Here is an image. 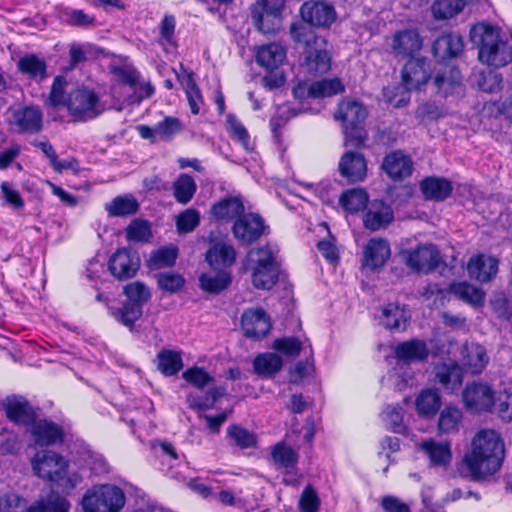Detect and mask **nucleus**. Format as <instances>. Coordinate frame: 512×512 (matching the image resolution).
<instances>
[{"instance_id":"nucleus-1","label":"nucleus","mask_w":512,"mask_h":512,"mask_svg":"<svg viewBox=\"0 0 512 512\" xmlns=\"http://www.w3.org/2000/svg\"><path fill=\"white\" fill-rule=\"evenodd\" d=\"M505 457V442L501 434L494 429H481L472 438L471 448L462 462L471 479L480 481L498 473Z\"/></svg>"},{"instance_id":"nucleus-2","label":"nucleus","mask_w":512,"mask_h":512,"mask_svg":"<svg viewBox=\"0 0 512 512\" xmlns=\"http://www.w3.org/2000/svg\"><path fill=\"white\" fill-rule=\"evenodd\" d=\"M471 41L478 47L479 60L489 66L502 67L512 61V45L499 28L487 23L475 25L470 31Z\"/></svg>"},{"instance_id":"nucleus-3","label":"nucleus","mask_w":512,"mask_h":512,"mask_svg":"<svg viewBox=\"0 0 512 512\" xmlns=\"http://www.w3.org/2000/svg\"><path fill=\"white\" fill-rule=\"evenodd\" d=\"M290 35L295 42L305 45L303 66L310 74L322 75L330 70L331 56L325 38L317 36L306 24H292Z\"/></svg>"},{"instance_id":"nucleus-4","label":"nucleus","mask_w":512,"mask_h":512,"mask_svg":"<svg viewBox=\"0 0 512 512\" xmlns=\"http://www.w3.org/2000/svg\"><path fill=\"white\" fill-rule=\"evenodd\" d=\"M368 116L366 107L359 101L343 99L334 113V118L342 123L345 147L358 148L367 140L364 122Z\"/></svg>"},{"instance_id":"nucleus-5","label":"nucleus","mask_w":512,"mask_h":512,"mask_svg":"<svg viewBox=\"0 0 512 512\" xmlns=\"http://www.w3.org/2000/svg\"><path fill=\"white\" fill-rule=\"evenodd\" d=\"M124 491L113 484H97L83 495L81 505L84 512H119L125 505Z\"/></svg>"},{"instance_id":"nucleus-6","label":"nucleus","mask_w":512,"mask_h":512,"mask_svg":"<svg viewBox=\"0 0 512 512\" xmlns=\"http://www.w3.org/2000/svg\"><path fill=\"white\" fill-rule=\"evenodd\" d=\"M279 252L276 243L258 247V289L270 290L284 276Z\"/></svg>"},{"instance_id":"nucleus-7","label":"nucleus","mask_w":512,"mask_h":512,"mask_svg":"<svg viewBox=\"0 0 512 512\" xmlns=\"http://www.w3.org/2000/svg\"><path fill=\"white\" fill-rule=\"evenodd\" d=\"M66 107L75 122H86L98 117L104 111L98 95L90 89L78 88L71 91Z\"/></svg>"},{"instance_id":"nucleus-8","label":"nucleus","mask_w":512,"mask_h":512,"mask_svg":"<svg viewBox=\"0 0 512 512\" xmlns=\"http://www.w3.org/2000/svg\"><path fill=\"white\" fill-rule=\"evenodd\" d=\"M31 466L37 477L50 482H59L67 474L68 462L57 452L41 450L31 459Z\"/></svg>"},{"instance_id":"nucleus-9","label":"nucleus","mask_w":512,"mask_h":512,"mask_svg":"<svg viewBox=\"0 0 512 512\" xmlns=\"http://www.w3.org/2000/svg\"><path fill=\"white\" fill-rule=\"evenodd\" d=\"M462 401L470 413H492L496 404V392L488 383L473 381L463 389Z\"/></svg>"},{"instance_id":"nucleus-10","label":"nucleus","mask_w":512,"mask_h":512,"mask_svg":"<svg viewBox=\"0 0 512 512\" xmlns=\"http://www.w3.org/2000/svg\"><path fill=\"white\" fill-rule=\"evenodd\" d=\"M406 265L414 271L429 273L440 263V254L432 244L418 246L401 253Z\"/></svg>"},{"instance_id":"nucleus-11","label":"nucleus","mask_w":512,"mask_h":512,"mask_svg":"<svg viewBox=\"0 0 512 512\" xmlns=\"http://www.w3.org/2000/svg\"><path fill=\"white\" fill-rule=\"evenodd\" d=\"M261 11H258V30L264 34H275L282 26V12L285 0H261L258 2Z\"/></svg>"},{"instance_id":"nucleus-12","label":"nucleus","mask_w":512,"mask_h":512,"mask_svg":"<svg viewBox=\"0 0 512 512\" xmlns=\"http://www.w3.org/2000/svg\"><path fill=\"white\" fill-rule=\"evenodd\" d=\"M140 267L138 254L127 248L118 249L109 259L108 269L111 274L119 279L132 278Z\"/></svg>"},{"instance_id":"nucleus-13","label":"nucleus","mask_w":512,"mask_h":512,"mask_svg":"<svg viewBox=\"0 0 512 512\" xmlns=\"http://www.w3.org/2000/svg\"><path fill=\"white\" fill-rule=\"evenodd\" d=\"M367 170L365 156L356 151H346L338 163V171L348 183L362 182L367 176Z\"/></svg>"},{"instance_id":"nucleus-14","label":"nucleus","mask_w":512,"mask_h":512,"mask_svg":"<svg viewBox=\"0 0 512 512\" xmlns=\"http://www.w3.org/2000/svg\"><path fill=\"white\" fill-rule=\"evenodd\" d=\"M300 15L306 24L316 27H329L336 20L334 7L324 2H305Z\"/></svg>"},{"instance_id":"nucleus-15","label":"nucleus","mask_w":512,"mask_h":512,"mask_svg":"<svg viewBox=\"0 0 512 512\" xmlns=\"http://www.w3.org/2000/svg\"><path fill=\"white\" fill-rule=\"evenodd\" d=\"M11 123L19 133L36 134L43 128V114L36 106H25L13 110Z\"/></svg>"},{"instance_id":"nucleus-16","label":"nucleus","mask_w":512,"mask_h":512,"mask_svg":"<svg viewBox=\"0 0 512 512\" xmlns=\"http://www.w3.org/2000/svg\"><path fill=\"white\" fill-rule=\"evenodd\" d=\"M381 168L390 179L398 181L412 174L413 160L403 151L396 150L384 157Z\"/></svg>"},{"instance_id":"nucleus-17","label":"nucleus","mask_w":512,"mask_h":512,"mask_svg":"<svg viewBox=\"0 0 512 512\" xmlns=\"http://www.w3.org/2000/svg\"><path fill=\"white\" fill-rule=\"evenodd\" d=\"M28 426L36 445L51 446L63 441V431L54 422L46 419L36 420L34 418L33 422Z\"/></svg>"},{"instance_id":"nucleus-18","label":"nucleus","mask_w":512,"mask_h":512,"mask_svg":"<svg viewBox=\"0 0 512 512\" xmlns=\"http://www.w3.org/2000/svg\"><path fill=\"white\" fill-rule=\"evenodd\" d=\"M429 78V65L424 59L411 58L402 69V82L407 90L419 89Z\"/></svg>"},{"instance_id":"nucleus-19","label":"nucleus","mask_w":512,"mask_h":512,"mask_svg":"<svg viewBox=\"0 0 512 512\" xmlns=\"http://www.w3.org/2000/svg\"><path fill=\"white\" fill-rule=\"evenodd\" d=\"M390 255V245L386 239L372 238L364 248L363 266L377 270L385 265Z\"/></svg>"},{"instance_id":"nucleus-20","label":"nucleus","mask_w":512,"mask_h":512,"mask_svg":"<svg viewBox=\"0 0 512 512\" xmlns=\"http://www.w3.org/2000/svg\"><path fill=\"white\" fill-rule=\"evenodd\" d=\"M397 365L420 362L427 359L429 350L423 340L412 339L398 344L394 349Z\"/></svg>"},{"instance_id":"nucleus-21","label":"nucleus","mask_w":512,"mask_h":512,"mask_svg":"<svg viewBox=\"0 0 512 512\" xmlns=\"http://www.w3.org/2000/svg\"><path fill=\"white\" fill-rule=\"evenodd\" d=\"M433 85L443 96L458 92L462 87V75L457 67L445 65L433 77Z\"/></svg>"},{"instance_id":"nucleus-22","label":"nucleus","mask_w":512,"mask_h":512,"mask_svg":"<svg viewBox=\"0 0 512 512\" xmlns=\"http://www.w3.org/2000/svg\"><path fill=\"white\" fill-rule=\"evenodd\" d=\"M467 270L471 278L485 283L490 281L498 272V260L483 254L470 258Z\"/></svg>"},{"instance_id":"nucleus-23","label":"nucleus","mask_w":512,"mask_h":512,"mask_svg":"<svg viewBox=\"0 0 512 512\" xmlns=\"http://www.w3.org/2000/svg\"><path fill=\"white\" fill-rule=\"evenodd\" d=\"M463 48L464 43L461 36L444 34L433 42L432 53L438 61H445L459 56Z\"/></svg>"},{"instance_id":"nucleus-24","label":"nucleus","mask_w":512,"mask_h":512,"mask_svg":"<svg viewBox=\"0 0 512 512\" xmlns=\"http://www.w3.org/2000/svg\"><path fill=\"white\" fill-rule=\"evenodd\" d=\"M393 220V211L391 207L383 201H372L364 217V225L367 229L377 231L385 228Z\"/></svg>"},{"instance_id":"nucleus-25","label":"nucleus","mask_w":512,"mask_h":512,"mask_svg":"<svg viewBox=\"0 0 512 512\" xmlns=\"http://www.w3.org/2000/svg\"><path fill=\"white\" fill-rule=\"evenodd\" d=\"M435 378L444 391L453 393L463 382L462 368L456 362L442 363L435 367Z\"/></svg>"},{"instance_id":"nucleus-26","label":"nucleus","mask_w":512,"mask_h":512,"mask_svg":"<svg viewBox=\"0 0 512 512\" xmlns=\"http://www.w3.org/2000/svg\"><path fill=\"white\" fill-rule=\"evenodd\" d=\"M420 449L428 457L432 466L447 467L452 460L450 442H438L434 439H428L420 444Z\"/></svg>"},{"instance_id":"nucleus-27","label":"nucleus","mask_w":512,"mask_h":512,"mask_svg":"<svg viewBox=\"0 0 512 512\" xmlns=\"http://www.w3.org/2000/svg\"><path fill=\"white\" fill-rule=\"evenodd\" d=\"M5 410L7 417L17 424L28 426L36 418L34 410L22 397H8L5 401Z\"/></svg>"},{"instance_id":"nucleus-28","label":"nucleus","mask_w":512,"mask_h":512,"mask_svg":"<svg viewBox=\"0 0 512 512\" xmlns=\"http://www.w3.org/2000/svg\"><path fill=\"white\" fill-rule=\"evenodd\" d=\"M420 189L425 199L443 201L452 193V184L441 177H426L420 183Z\"/></svg>"},{"instance_id":"nucleus-29","label":"nucleus","mask_w":512,"mask_h":512,"mask_svg":"<svg viewBox=\"0 0 512 512\" xmlns=\"http://www.w3.org/2000/svg\"><path fill=\"white\" fill-rule=\"evenodd\" d=\"M179 82L185 90L191 113L197 115L200 112L204 100L197 86L192 72L187 71L181 65V73L177 75Z\"/></svg>"},{"instance_id":"nucleus-30","label":"nucleus","mask_w":512,"mask_h":512,"mask_svg":"<svg viewBox=\"0 0 512 512\" xmlns=\"http://www.w3.org/2000/svg\"><path fill=\"white\" fill-rule=\"evenodd\" d=\"M422 47V38L414 29H407L395 34L393 50L400 55L410 56Z\"/></svg>"},{"instance_id":"nucleus-31","label":"nucleus","mask_w":512,"mask_h":512,"mask_svg":"<svg viewBox=\"0 0 512 512\" xmlns=\"http://www.w3.org/2000/svg\"><path fill=\"white\" fill-rule=\"evenodd\" d=\"M244 204L239 197H226L215 203L211 215L221 221H231L244 212Z\"/></svg>"},{"instance_id":"nucleus-32","label":"nucleus","mask_w":512,"mask_h":512,"mask_svg":"<svg viewBox=\"0 0 512 512\" xmlns=\"http://www.w3.org/2000/svg\"><path fill=\"white\" fill-rule=\"evenodd\" d=\"M286 59V49L280 43L272 42L258 48V64L266 69L278 68Z\"/></svg>"},{"instance_id":"nucleus-33","label":"nucleus","mask_w":512,"mask_h":512,"mask_svg":"<svg viewBox=\"0 0 512 512\" xmlns=\"http://www.w3.org/2000/svg\"><path fill=\"white\" fill-rule=\"evenodd\" d=\"M206 261L215 270L229 267L235 261V250L231 245L216 243L207 251Z\"/></svg>"},{"instance_id":"nucleus-34","label":"nucleus","mask_w":512,"mask_h":512,"mask_svg":"<svg viewBox=\"0 0 512 512\" xmlns=\"http://www.w3.org/2000/svg\"><path fill=\"white\" fill-rule=\"evenodd\" d=\"M17 68L22 74L36 81L48 77L46 62L35 54L21 57L17 62Z\"/></svg>"},{"instance_id":"nucleus-35","label":"nucleus","mask_w":512,"mask_h":512,"mask_svg":"<svg viewBox=\"0 0 512 512\" xmlns=\"http://www.w3.org/2000/svg\"><path fill=\"white\" fill-rule=\"evenodd\" d=\"M271 455L279 470L293 469L298 464V451L284 441L278 442L273 446Z\"/></svg>"},{"instance_id":"nucleus-36","label":"nucleus","mask_w":512,"mask_h":512,"mask_svg":"<svg viewBox=\"0 0 512 512\" xmlns=\"http://www.w3.org/2000/svg\"><path fill=\"white\" fill-rule=\"evenodd\" d=\"M105 209L111 217H127L137 213L139 204L132 195L117 196Z\"/></svg>"},{"instance_id":"nucleus-37","label":"nucleus","mask_w":512,"mask_h":512,"mask_svg":"<svg viewBox=\"0 0 512 512\" xmlns=\"http://www.w3.org/2000/svg\"><path fill=\"white\" fill-rule=\"evenodd\" d=\"M233 233L241 243H253L256 240V215L249 213L240 216L233 225Z\"/></svg>"},{"instance_id":"nucleus-38","label":"nucleus","mask_w":512,"mask_h":512,"mask_svg":"<svg viewBox=\"0 0 512 512\" xmlns=\"http://www.w3.org/2000/svg\"><path fill=\"white\" fill-rule=\"evenodd\" d=\"M450 290L458 299L472 306L478 307L484 303V292L467 282L453 283Z\"/></svg>"},{"instance_id":"nucleus-39","label":"nucleus","mask_w":512,"mask_h":512,"mask_svg":"<svg viewBox=\"0 0 512 512\" xmlns=\"http://www.w3.org/2000/svg\"><path fill=\"white\" fill-rule=\"evenodd\" d=\"M380 321L389 330H404L407 325L405 311L395 303H389L383 308Z\"/></svg>"},{"instance_id":"nucleus-40","label":"nucleus","mask_w":512,"mask_h":512,"mask_svg":"<svg viewBox=\"0 0 512 512\" xmlns=\"http://www.w3.org/2000/svg\"><path fill=\"white\" fill-rule=\"evenodd\" d=\"M183 367L181 353L163 349L157 354V368L165 376L177 374Z\"/></svg>"},{"instance_id":"nucleus-41","label":"nucleus","mask_w":512,"mask_h":512,"mask_svg":"<svg viewBox=\"0 0 512 512\" xmlns=\"http://www.w3.org/2000/svg\"><path fill=\"white\" fill-rule=\"evenodd\" d=\"M197 185L194 179L188 174H180L176 181L173 183V196L180 204L189 203L195 192Z\"/></svg>"},{"instance_id":"nucleus-42","label":"nucleus","mask_w":512,"mask_h":512,"mask_svg":"<svg viewBox=\"0 0 512 512\" xmlns=\"http://www.w3.org/2000/svg\"><path fill=\"white\" fill-rule=\"evenodd\" d=\"M441 405L440 396L435 390H423L416 399V409L419 415L432 417Z\"/></svg>"},{"instance_id":"nucleus-43","label":"nucleus","mask_w":512,"mask_h":512,"mask_svg":"<svg viewBox=\"0 0 512 512\" xmlns=\"http://www.w3.org/2000/svg\"><path fill=\"white\" fill-rule=\"evenodd\" d=\"M463 414L456 406L445 407L439 416L438 428L441 433L450 434L457 432L462 422Z\"/></svg>"},{"instance_id":"nucleus-44","label":"nucleus","mask_w":512,"mask_h":512,"mask_svg":"<svg viewBox=\"0 0 512 512\" xmlns=\"http://www.w3.org/2000/svg\"><path fill=\"white\" fill-rule=\"evenodd\" d=\"M178 257V249L176 246H164L150 254L148 265L151 269H161L172 267Z\"/></svg>"},{"instance_id":"nucleus-45","label":"nucleus","mask_w":512,"mask_h":512,"mask_svg":"<svg viewBox=\"0 0 512 512\" xmlns=\"http://www.w3.org/2000/svg\"><path fill=\"white\" fill-rule=\"evenodd\" d=\"M488 363V356L485 349L477 344H472L466 348L464 355V365L468 367L472 374H479Z\"/></svg>"},{"instance_id":"nucleus-46","label":"nucleus","mask_w":512,"mask_h":512,"mask_svg":"<svg viewBox=\"0 0 512 512\" xmlns=\"http://www.w3.org/2000/svg\"><path fill=\"white\" fill-rule=\"evenodd\" d=\"M340 204L345 210L356 213L367 206L368 194L361 188L350 189L341 195Z\"/></svg>"},{"instance_id":"nucleus-47","label":"nucleus","mask_w":512,"mask_h":512,"mask_svg":"<svg viewBox=\"0 0 512 512\" xmlns=\"http://www.w3.org/2000/svg\"><path fill=\"white\" fill-rule=\"evenodd\" d=\"M215 275L202 274L199 278L200 286L210 293H219L231 283L230 274L222 269Z\"/></svg>"},{"instance_id":"nucleus-48","label":"nucleus","mask_w":512,"mask_h":512,"mask_svg":"<svg viewBox=\"0 0 512 512\" xmlns=\"http://www.w3.org/2000/svg\"><path fill=\"white\" fill-rule=\"evenodd\" d=\"M69 502L62 496L50 494L29 507L27 512H68Z\"/></svg>"},{"instance_id":"nucleus-49","label":"nucleus","mask_w":512,"mask_h":512,"mask_svg":"<svg viewBox=\"0 0 512 512\" xmlns=\"http://www.w3.org/2000/svg\"><path fill=\"white\" fill-rule=\"evenodd\" d=\"M465 6V0H436L432 4L435 19L445 20L457 15Z\"/></svg>"},{"instance_id":"nucleus-50","label":"nucleus","mask_w":512,"mask_h":512,"mask_svg":"<svg viewBox=\"0 0 512 512\" xmlns=\"http://www.w3.org/2000/svg\"><path fill=\"white\" fill-rule=\"evenodd\" d=\"M381 418L388 429L395 433L404 432L403 409L400 405H388L382 412Z\"/></svg>"},{"instance_id":"nucleus-51","label":"nucleus","mask_w":512,"mask_h":512,"mask_svg":"<svg viewBox=\"0 0 512 512\" xmlns=\"http://www.w3.org/2000/svg\"><path fill=\"white\" fill-rule=\"evenodd\" d=\"M124 294L128 298V302L137 304L141 307L151 298L150 289L140 281H134L124 286Z\"/></svg>"},{"instance_id":"nucleus-52","label":"nucleus","mask_w":512,"mask_h":512,"mask_svg":"<svg viewBox=\"0 0 512 512\" xmlns=\"http://www.w3.org/2000/svg\"><path fill=\"white\" fill-rule=\"evenodd\" d=\"M127 240L130 242H148L152 236L148 221L134 219L126 228Z\"/></svg>"},{"instance_id":"nucleus-53","label":"nucleus","mask_w":512,"mask_h":512,"mask_svg":"<svg viewBox=\"0 0 512 512\" xmlns=\"http://www.w3.org/2000/svg\"><path fill=\"white\" fill-rule=\"evenodd\" d=\"M283 366L282 359L275 353L258 354V375L272 376Z\"/></svg>"},{"instance_id":"nucleus-54","label":"nucleus","mask_w":512,"mask_h":512,"mask_svg":"<svg viewBox=\"0 0 512 512\" xmlns=\"http://www.w3.org/2000/svg\"><path fill=\"white\" fill-rule=\"evenodd\" d=\"M200 223V213L194 208L185 209L176 217V227L180 234L194 231Z\"/></svg>"},{"instance_id":"nucleus-55","label":"nucleus","mask_w":512,"mask_h":512,"mask_svg":"<svg viewBox=\"0 0 512 512\" xmlns=\"http://www.w3.org/2000/svg\"><path fill=\"white\" fill-rule=\"evenodd\" d=\"M114 316L121 324L127 327H132L133 324L142 316V307L137 304L127 302L114 313Z\"/></svg>"},{"instance_id":"nucleus-56","label":"nucleus","mask_w":512,"mask_h":512,"mask_svg":"<svg viewBox=\"0 0 512 512\" xmlns=\"http://www.w3.org/2000/svg\"><path fill=\"white\" fill-rule=\"evenodd\" d=\"M227 435L241 449L250 448L256 444L254 434L238 425H230L227 429Z\"/></svg>"},{"instance_id":"nucleus-57","label":"nucleus","mask_w":512,"mask_h":512,"mask_svg":"<svg viewBox=\"0 0 512 512\" xmlns=\"http://www.w3.org/2000/svg\"><path fill=\"white\" fill-rule=\"evenodd\" d=\"M158 286L169 293H176L182 289L185 279L175 272H164L157 275Z\"/></svg>"},{"instance_id":"nucleus-58","label":"nucleus","mask_w":512,"mask_h":512,"mask_svg":"<svg viewBox=\"0 0 512 512\" xmlns=\"http://www.w3.org/2000/svg\"><path fill=\"white\" fill-rule=\"evenodd\" d=\"M315 97H331L344 91V85L337 79H324L314 82Z\"/></svg>"},{"instance_id":"nucleus-59","label":"nucleus","mask_w":512,"mask_h":512,"mask_svg":"<svg viewBox=\"0 0 512 512\" xmlns=\"http://www.w3.org/2000/svg\"><path fill=\"white\" fill-rule=\"evenodd\" d=\"M493 412L497 413L499 418L504 422L512 421V391H505L496 396V404L493 407Z\"/></svg>"},{"instance_id":"nucleus-60","label":"nucleus","mask_w":512,"mask_h":512,"mask_svg":"<svg viewBox=\"0 0 512 512\" xmlns=\"http://www.w3.org/2000/svg\"><path fill=\"white\" fill-rule=\"evenodd\" d=\"M321 501L318 497L316 490L307 485L303 490L299 499V509L301 512H318L320 509Z\"/></svg>"},{"instance_id":"nucleus-61","label":"nucleus","mask_w":512,"mask_h":512,"mask_svg":"<svg viewBox=\"0 0 512 512\" xmlns=\"http://www.w3.org/2000/svg\"><path fill=\"white\" fill-rule=\"evenodd\" d=\"M157 127L158 137L162 140H170L183 129V125L180 120L172 116H167L163 121L158 122Z\"/></svg>"},{"instance_id":"nucleus-62","label":"nucleus","mask_w":512,"mask_h":512,"mask_svg":"<svg viewBox=\"0 0 512 512\" xmlns=\"http://www.w3.org/2000/svg\"><path fill=\"white\" fill-rule=\"evenodd\" d=\"M182 376L188 383L199 389L213 382V378L203 368L199 367L187 369Z\"/></svg>"},{"instance_id":"nucleus-63","label":"nucleus","mask_w":512,"mask_h":512,"mask_svg":"<svg viewBox=\"0 0 512 512\" xmlns=\"http://www.w3.org/2000/svg\"><path fill=\"white\" fill-rule=\"evenodd\" d=\"M272 347L286 355L297 356L301 352L302 342L296 337H283L274 340Z\"/></svg>"},{"instance_id":"nucleus-64","label":"nucleus","mask_w":512,"mask_h":512,"mask_svg":"<svg viewBox=\"0 0 512 512\" xmlns=\"http://www.w3.org/2000/svg\"><path fill=\"white\" fill-rule=\"evenodd\" d=\"M67 81L63 76L55 77L48 97L51 106L56 107L62 104L66 105L65 88Z\"/></svg>"}]
</instances>
